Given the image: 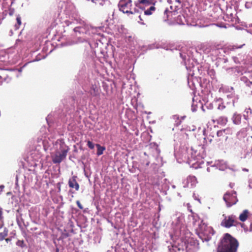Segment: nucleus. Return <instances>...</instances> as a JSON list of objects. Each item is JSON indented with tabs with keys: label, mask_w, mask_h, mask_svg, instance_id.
Listing matches in <instances>:
<instances>
[{
	"label": "nucleus",
	"mask_w": 252,
	"mask_h": 252,
	"mask_svg": "<svg viewBox=\"0 0 252 252\" xmlns=\"http://www.w3.org/2000/svg\"><path fill=\"white\" fill-rule=\"evenodd\" d=\"M239 242L229 233H225L218 244L217 252H237Z\"/></svg>",
	"instance_id": "obj_1"
},
{
	"label": "nucleus",
	"mask_w": 252,
	"mask_h": 252,
	"mask_svg": "<svg viewBox=\"0 0 252 252\" xmlns=\"http://www.w3.org/2000/svg\"><path fill=\"white\" fill-rule=\"evenodd\" d=\"M69 148L64 142L60 144V148L57 150L54 155L52 156V161L54 163H61L66 157Z\"/></svg>",
	"instance_id": "obj_2"
},
{
	"label": "nucleus",
	"mask_w": 252,
	"mask_h": 252,
	"mask_svg": "<svg viewBox=\"0 0 252 252\" xmlns=\"http://www.w3.org/2000/svg\"><path fill=\"white\" fill-rule=\"evenodd\" d=\"M118 6L120 10L124 13L133 14L138 11L136 8H132L131 0H120Z\"/></svg>",
	"instance_id": "obj_3"
},
{
	"label": "nucleus",
	"mask_w": 252,
	"mask_h": 252,
	"mask_svg": "<svg viewBox=\"0 0 252 252\" xmlns=\"http://www.w3.org/2000/svg\"><path fill=\"white\" fill-rule=\"evenodd\" d=\"M223 219L220 222L221 226L225 228H230L232 226H236L238 224L237 217L233 214L230 215H222Z\"/></svg>",
	"instance_id": "obj_4"
},
{
	"label": "nucleus",
	"mask_w": 252,
	"mask_h": 252,
	"mask_svg": "<svg viewBox=\"0 0 252 252\" xmlns=\"http://www.w3.org/2000/svg\"><path fill=\"white\" fill-rule=\"evenodd\" d=\"M223 200L225 202L227 207H230L235 205L238 201L236 196V192L231 191L226 192L223 195Z\"/></svg>",
	"instance_id": "obj_5"
},
{
	"label": "nucleus",
	"mask_w": 252,
	"mask_h": 252,
	"mask_svg": "<svg viewBox=\"0 0 252 252\" xmlns=\"http://www.w3.org/2000/svg\"><path fill=\"white\" fill-rule=\"evenodd\" d=\"M8 72L5 70H0V86L5 82L7 84L11 81V77L8 75Z\"/></svg>",
	"instance_id": "obj_6"
},
{
	"label": "nucleus",
	"mask_w": 252,
	"mask_h": 252,
	"mask_svg": "<svg viewBox=\"0 0 252 252\" xmlns=\"http://www.w3.org/2000/svg\"><path fill=\"white\" fill-rule=\"evenodd\" d=\"M152 3L151 0H137L134 2L135 6L141 9H143L144 6L150 5Z\"/></svg>",
	"instance_id": "obj_7"
},
{
	"label": "nucleus",
	"mask_w": 252,
	"mask_h": 252,
	"mask_svg": "<svg viewBox=\"0 0 252 252\" xmlns=\"http://www.w3.org/2000/svg\"><path fill=\"white\" fill-rule=\"evenodd\" d=\"M76 176H73L68 181V186L71 189H75L76 191L79 189V185L76 181Z\"/></svg>",
	"instance_id": "obj_8"
},
{
	"label": "nucleus",
	"mask_w": 252,
	"mask_h": 252,
	"mask_svg": "<svg viewBox=\"0 0 252 252\" xmlns=\"http://www.w3.org/2000/svg\"><path fill=\"white\" fill-rule=\"evenodd\" d=\"M90 94L93 96H97L99 94V89L95 84L91 86Z\"/></svg>",
	"instance_id": "obj_9"
},
{
	"label": "nucleus",
	"mask_w": 252,
	"mask_h": 252,
	"mask_svg": "<svg viewBox=\"0 0 252 252\" xmlns=\"http://www.w3.org/2000/svg\"><path fill=\"white\" fill-rule=\"evenodd\" d=\"M221 130H219L217 133V138H220V139H219L218 141H226L228 138V136L225 135V133H223Z\"/></svg>",
	"instance_id": "obj_10"
},
{
	"label": "nucleus",
	"mask_w": 252,
	"mask_h": 252,
	"mask_svg": "<svg viewBox=\"0 0 252 252\" xmlns=\"http://www.w3.org/2000/svg\"><path fill=\"white\" fill-rule=\"evenodd\" d=\"M250 214V212L248 210H245L243 212L240 214L239 217V219L242 222L246 221Z\"/></svg>",
	"instance_id": "obj_11"
},
{
	"label": "nucleus",
	"mask_w": 252,
	"mask_h": 252,
	"mask_svg": "<svg viewBox=\"0 0 252 252\" xmlns=\"http://www.w3.org/2000/svg\"><path fill=\"white\" fill-rule=\"evenodd\" d=\"M187 180L188 184H190L191 187L195 186L197 183V179L194 176L190 175L188 176Z\"/></svg>",
	"instance_id": "obj_12"
},
{
	"label": "nucleus",
	"mask_w": 252,
	"mask_h": 252,
	"mask_svg": "<svg viewBox=\"0 0 252 252\" xmlns=\"http://www.w3.org/2000/svg\"><path fill=\"white\" fill-rule=\"evenodd\" d=\"M232 121L233 123L235 125H239L241 121V115L235 113L232 117Z\"/></svg>",
	"instance_id": "obj_13"
},
{
	"label": "nucleus",
	"mask_w": 252,
	"mask_h": 252,
	"mask_svg": "<svg viewBox=\"0 0 252 252\" xmlns=\"http://www.w3.org/2000/svg\"><path fill=\"white\" fill-rule=\"evenodd\" d=\"M176 14L175 12H172L168 10L167 9H166L164 12V15L166 16V17H164V20H170L169 17L170 16H173L175 15Z\"/></svg>",
	"instance_id": "obj_14"
},
{
	"label": "nucleus",
	"mask_w": 252,
	"mask_h": 252,
	"mask_svg": "<svg viewBox=\"0 0 252 252\" xmlns=\"http://www.w3.org/2000/svg\"><path fill=\"white\" fill-rule=\"evenodd\" d=\"M177 251L184 252V249L183 248L178 247L176 246H172L171 247H169V252H177Z\"/></svg>",
	"instance_id": "obj_15"
},
{
	"label": "nucleus",
	"mask_w": 252,
	"mask_h": 252,
	"mask_svg": "<svg viewBox=\"0 0 252 252\" xmlns=\"http://www.w3.org/2000/svg\"><path fill=\"white\" fill-rule=\"evenodd\" d=\"M8 230L7 228H4L3 231L0 233V241H2L5 239V237L8 235Z\"/></svg>",
	"instance_id": "obj_16"
},
{
	"label": "nucleus",
	"mask_w": 252,
	"mask_h": 252,
	"mask_svg": "<svg viewBox=\"0 0 252 252\" xmlns=\"http://www.w3.org/2000/svg\"><path fill=\"white\" fill-rule=\"evenodd\" d=\"M227 121V118L224 116L220 117L218 119V123L220 125H225L226 124Z\"/></svg>",
	"instance_id": "obj_17"
},
{
	"label": "nucleus",
	"mask_w": 252,
	"mask_h": 252,
	"mask_svg": "<svg viewBox=\"0 0 252 252\" xmlns=\"http://www.w3.org/2000/svg\"><path fill=\"white\" fill-rule=\"evenodd\" d=\"M211 55L213 56H218L220 53V49L219 48L216 49L215 47H212L210 50Z\"/></svg>",
	"instance_id": "obj_18"
},
{
	"label": "nucleus",
	"mask_w": 252,
	"mask_h": 252,
	"mask_svg": "<svg viewBox=\"0 0 252 252\" xmlns=\"http://www.w3.org/2000/svg\"><path fill=\"white\" fill-rule=\"evenodd\" d=\"M96 147L97 148V152H96L97 155L98 156L101 155L103 154V151L105 149V148L101 146L99 144H96Z\"/></svg>",
	"instance_id": "obj_19"
},
{
	"label": "nucleus",
	"mask_w": 252,
	"mask_h": 252,
	"mask_svg": "<svg viewBox=\"0 0 252 252\" xmlns=\"http://www.w3.org/2000/svg\"><path fill=\"white\" fill-rule=\"evenodd\" d=\"M156 8L154 6H151L147 10L144 11V13L145 15H150L152 14L153 11H155Z\"/></svg>",
	"instance_id": "obj_20"
},
{
	"label": "nucleus",
	"mask_w": 252,
	"mask_h": 252,
	"mask_svg": "<svg viewBox=\"0 0 252 252\" xmlns=\"http://www.w3.org/2000/svg\"><path fill=\"white\" fill-rule=\"evenodd\" d=\"M3 225L4 223L2 209L0 208V229L3 226Z\"/></svg>",
	"instance_id": "obj_21"
},
{
	"label": "nucleus",
	"mask_w": 252,
	"mask_h": 252,
	"mask_svg": "<svg viewBox=\"0 0 252 252\" xmlns=\"http://www.w3.org/2000/svg\"><path fill=\"white\" fill-rule=\"evenodd\" d=\"M16 21H17V25H15V29L18 30L20 26L22 24L21 18L19 15H18L17 17Z\"/></svg>",
	"instance_id": "obj_22"
},
{
	"label": "nucleus",
	"mask_w": 252,
	"mask_h": 252,
	"mask_svg": "<svg viewBox=\"0 0 252 252\" xmlns=\"http://www.w3.org/2000/svg\"><path fill=\"white\" fill-rule=\"evenodd\" d=\"M16 244L17 246H19L22 248H23L26 247V244H25L24 240H18L16 242Z\"/></svg>",
	"instance_id": "obj_23"
},
{
	"label": "nucleus",
	"mask_w": 252,
	"mask_h": 252,
	"mask_svg": "<svg viewBox=\"0 0 252 252\" xmlns=\"http://www.w3.org/2000/svg\"><path fill=\"white\" fill-rule=\"evenodd\" d=\"M222 132H224L223 133H225V135H231L232 133V130L230 128H227L225 129H223L221 130Z\"/></svg>",
	"instance_id": "obj_24"
},
{
	"label": "nucleus",
	"mask_w": 252,
	"mask_h": 252,
	"mask_svg": "<svg viewBox=\"0 0 252 252\" xmlns=\"http://www.w3.org/2000/svg\"><path fill=\"white\" fill-rule=\"evenodd\" d=\"M245 6L247 8H251L252 7V0H249L246 2Z\"/></svg>",
	"instance_id": "obj_25"
},
{
	"label": "nucleus",
	"mask_w": 252,
	"mask_h": 252,
	"mask_svg": "<svg viewBox=\"0 0 252 252\" xmlns=\"http://www.w3.org/2000/svg\"><path fill=\"white\" fill-rule=\"evenodd\" d=\"M214 136L211 137L210 136H209L207 139L208 140L210 144H215L214 142Z\"/></svg>",
	"instance_id": "obj_26"
},
{
	"label": "nucleus",
	"mask_w": 252,
	"mask_h": 252,
	"mask_svg": "<svg viewBox=\"0 0 252 252\" xmlns=\"http://www.w3.org/2000/svg\"><path fill=\"white\" fill-rule=\"evenodd\" d=\"M87 146L91 149H93L94 147V144L90 141H88L87 142Z\"/></svg>",
	"instance_id": "obj_27"
},
{
	"label": "nucleus",
	"mask_w": 252,
	"mask_h": 252,
	"mask_svg": "<svg viewBox=\"0 0 252 252\" xmlns=\"http://www.w3.org/2000/svg\"><path fill=\"white\" fill-rule=\"evenodd\" d=\"M215 138H214V142L215 144H219V143H222L223 142L222 141H218L219 139H220V138L219 137V138H217V136L216 137H214Z\"/></svg>",
	"instance_id": "obj_28"
},
{
	"label": "nucleus",
	"mask_w": 252,
	"mask_h": 252,
	"mask_svg": "<svg viewBox=\"0 0 252 252\" xmlns=\"http://www.w3.org/2000/svg\"><path fill=\"white\" fill-rule=\"evenodd\" d=\"M245 45V44H243V45H241L240 46H238V45H234L233 46V49H239V48H241L243 46Z\"/></svg>",
	"instance_id": "obj_29"
},
{
	"label": "nucleus",
	"mask_w": 252,
	"mask_h": 252,
	"mask_svg": "<svg viewBox=\"0 0 252 252\" xmlns=\"http://www.w3.org/2000/svg\"><path fill=\"white\" fill-rule=\"evenodd\" d=\"M76 204L77 205V206L80 209H83V207L82 204H81L79 200H77L76 201Z\"/></svg>",
	"instance_id": "obj_30"
},
{
	"label": "nucleus",
	"mask_w": 252,
	"mask_h": 252,
	"mask_svg": "<svg viewBox=\"0 0 252 252\" xmlns=\"http://www.w3.org/2000/svg\"><path fill=\"white\" fill-rule=\"evenodd\" d=\"M214 168L213 167H208V168H207V171L208 172H210V171H211V169H214Z\"/></svg>",
	"instance_id": "obj_31"
},
{
	"label": "nucleus",
	"mask_w": 252,
	"mask_h": 252,
	"mask_svg": "<svg viewBox=\"0 0 252 252\" xmlns=\"http://www.w3.org/2000/svg\"><path fill=\"white\" fill-rule=\"evenodd\" d=\"M5 240L7 243H8L11 240V238H5Z\"/></svg>",
	"instance_id": "obj_32"
},
{
	"label": "nucleus",
	"mask_w": 252,
	"mask_h": 252,
	"mask_svg": "<svg viewBox=\"0 0 252 252\" xmlns=\"http://www.w3.org/2000/svg\"><path fill=\"white\" fill-rule=\"evenodd\" d=\"M173 118H174V119H179V117H178V116H177V115H174V116H173Z\"/></svg>",
	"instance_id": "obj_33"
},
{
	"label": "nucleus",
	"mask_w": 252,
	"mask_h": 252,
	"mask_svg": "<svg viewBox=\"0 0 252 252\" xmlns=\"http://www.w3.org/2000/svg\"><path fill=\"white\" fill-rule=\"evenodd\" d=\"M59 249H56V252H59Z\"/></svg>",
	"instance_id": "obj_34"
},
{
	"label": "nucleus",
	"mask_w": 252,
	"mask_h": 252,
	"mask_svg": "<svg viewBox=\"0 0 252 252\" xmlns=\"http://www.w3.org/2000/svg\"><path fill=\"white\" fill-rule=\"evenodd\" d=\"M149 162H148L146 163V165H147V166H148V165H149Z\"/></svg>",
	"instance_id": "obj_35"
},
{
	"label": "nucleus",
	"mask_w": 252,
	"mask_h": 252,
	"mask_svg": "<svg viewBox=\"0 0 252 252\" xmlns=\"http://www.w3.org/2000/svg\"><path fill=\"white\" fill-rule=\"evenodd\" d=\"M180 123H181V121H180V122H179V123H178L177 124V125H179V124H180Z\"/></svg>",
	"instance_id": "obj_36"
}]
</instances>
